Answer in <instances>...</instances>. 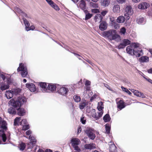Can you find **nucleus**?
<instances>
[{"label":"nucleus","mask_w":152,"mask_h":152,"mask_svg":"<svg viewBox=\"0 0 152 152\" xmlns=\"http://www.w3.org/2000/svg\"><path fill=\"white\" fill-rule=\"evenodd\" d=\"M26 102V98L23 96H19L17 99H11L9 102V104L14 107H20L22 105L25 104Z\"/></svg>","instance_id":"1"},{"label":"nucleus","mask_w":152,"mask_h":152,"mask_svg":"<svg viewBox=\"0 0 152 152\" xmlns=\"http://www.w3.org/2000/svg\"><path fill=\"white\" fill-rule=\"evenodd\" d=\"M103 36L107 37L110 40H117L120 39L119 35L116 34L115 30L110 29L107 31H105L102 34Z\"/></svg>","instance_id":"2"},{"label":"nucleus","mask_w":152,"mask_h":152,"mask_svg":"<svg viewBox=\"0 0 152 152\" xmlns=\"http://www.w3.org/2000/svg\"><path fill=\"white\" fill-rule=\"evenodd\" d=\"M17 72H20L21 75L23 77H25L28 75V71L26 65L22 63L19 64V67L17 69Z\"/></svg>","instance_id":"3"},{"label":"nucleus","mask_w":152,"mask_h":152,"mask_svg":"<svg viewBox=\"0 0 152 152\" xmlns=\"http://www.w3.org/2000/svg\"><path fill=\"white\" fill-rule=\"evenodd\" d=\"M134 11L132 6L130 5H127L125 9V12L124 14L125 19L127 20H129L130 16L133 14Z\"/></svg>","instance_id":"4"},{"label":"nucleus","mask_w":152,"mask_h":152,"mask_svg":"<svg viewBox=\"0 0 152 152\" xmlns=\"http://www.w3.org/2000/svg\"><path fill=\"white\" fill-rule=\"evenodd\" d=\"M140 45L138 43H132L130 45L126 47V51L127 53L130 55H132L134 49H136L139 47Z\"/></svg>","instance_id":"5"},{"label":"nucleus","mask_w":152,"mask_h":152,"mask_svg":"<svg viewBox=\"0 0 152 152\" xmlns=\"http://www.w3.org/2000/svg\"><path fill=\"white\" fill-rule=\"evenodd\" d=\"M85 132L89 137L91 140H94L96 137L95 131L94 130L87 128L85 130Z\"/></svg>","instance_id":"6"},{"label":"nucleus","mask_w":152,"mask_h":152,"mask_svg":"<svg viewBox=\"0 0 152 152\" xmlns=\"http://www.w3.org/2000/svg\"><path fill=\"white\" fill-rule=\"evenodd\" d=\"M58 93L62 96H66V88L64 86L58 85L57 89Z\"/></svg>","instance_id":"7"},{"label":"nucleus","mask_w":152,"mask_h":152,"mask_svg":"<svg viewBox=\"0 0 152 152\" xmlns=\"http://www.w3.org/2000/svg\"><path fill=\"white\" fill-rule=\"evenodd\" d=\"M72 145L75 150H79L80 148L78 146L80 143V141L79 139L77 138L72 139L71 140Z\"/></svg>","instance_id":"8"},{"label":"nucleus","mask_w":152,"mask_h":152,"mask_svg":"<svg viewBox=\"0 0 152 152\" xmlns=\"http://www.w3.org/2000/svg\"><path fill=\"white\" fill-rule=\"evenodd\" d=\"M20 117H17L15 119L14 121V125L15 126L20 125L23 126L27 124V121L26 119L22 120L19 123L20 121Z\"/></svg>","instance_id":"9"},{"label":"nucleus","mask_w":152,"mask_h":152,"mask_svg":"<svg viewBox=\"0 0 152 152\" xmlns=\"http://www.w3.org/2000/svg\"><path fill=\"white\" fill-rule=\"evenodd\" d=\"M48 83L41 82L39 83V85L40 86L41 90L43 92H48L47 89Z\"/></svg>","instance_id":"10"},{"label":"nucleus","mask_w":152,"mask_h":152,"mask_svg":"<svg viewBox=\"0 0 152 152\" xmlns=\"http://www.w3.org/2000/svg\"><path fill=\"white\" fill-rule=\"evenodd\" d=\"M131 41L128 39H124L122 41V42L118 46V48L119 49L123 48L129 44Z\"/></svg>","instance_id":"11"},{"label":"nucleus","mask_w":152,"mask_h":152,"mask_svg":"<svg viewBox=\"0 0 152 152\" xmlns=\"http://www.w3.org/2000/svg\"><path fill=\"white\" fill-rule=\"evenodd\" d=\"M58 85V84H56L48 83L47 87L48 91H50L52 92L55 91L56 88L57 89Z\"/></svg>","instance_id":"12"},{"label":"nucleus","mask_w":152,"mask_h":152,"mask_svg":"<svg viewBox=\"0 0 152 152\" xmlns=\"http://www.w3.org/2000/svg\"><path fill=\"white\" fill-rule=\"evenodd\" d=\"M130 91L133 92L135 95L137 96L141 97L142 98H145V95L142 93L139 92L137 90H134L133 89H129Z\"/></svg>","instance_id":"13"},{"label":"nucleus","mask_w":152,"mask_h":152,"mask_svg":"<svg viewBox=\"0 0 152 152\" xmlns=\"http://www.w3.org/2000/svg\"><path fill=\"white\" fill-rule=\"evenodd\" d=\"M9 87V84L8 82H2L0 83V89L2 91L8 89Z\"/></svg>","instance_id":"14"},{"label":"nucleus","mask_w":152,"mask_h":152,"mask_svg":"<svg viewBox=\"0 0 152 152\" xmlns=\"http://www.w3.org/2000/svg\"><path fill=\"white\" fill-rule=\"evenodd\" d=\"M135 49L133 54L136 56L137 57H139L142 55L143 53L142 49L140 48Z\"/></svg>","instance_id":"15"},{"label":"nucleus","mask_w":152,"mask_h":152,"mask_svg":"<svg viewBox=\"0 0 152 152\" xmlns=\"http://www.w3.org/2000/svg\"><path fill=\"white\" fill-rule=\"evenodd\" d=\"M149 6V4L146 2L141 3L138 5V8L141 10L147 9Z\"/></svg>","instance_id":"16"},{"label":"nucleus","mask_w":152,"mask_h":152,"mask_svg":"<svg viewBox=\"0 0 152 152\" xmlns=\"http://www.w3.org/2000/svg\"><path fill=\"white\" fill-rule=\"evenodd\" d=\"M95 110H93V113L92 114H91V116L92 117V118L95 119V120H96L99 119L100 117L102 116L103 113L102 112H98V115H97L95 112Z\"/></svg>","instance_id":"17"},{"label":"nucleus","mask_w":152,"mask_h":152,"mask_svg":"<svg viewBox=\"0 0 152 152\" xmlns=\"http://www.w3.org/2000/svg\"><path fill=\"white\" fill-rule=\"evenodd\" d=\"M28 139L30 141L29 144H31L29 146V148H31L35 145L36 140L34 137L31 136H29Z\"/></svg>","instance_id":"18"},{"label":"nucleus","mask_w":152,"mask_h":152,"mask_svg":"<svg viewBox=\"0 0 152 152\" xmlns=\"http://www.w3.org/2000/svg\"><path fill=\"white\" fill-rule=\"evenodd\" d=\"M26 86L31 91L34 92L36 91L35 86L33 83H27L26 84Z\"/></svg>","instance_id":"19"},{"label":"nucleus","mask_w":152,"mask_h":152,"mask_svg":"<svg viewBox=\"0 0 152 152\" xmlns=\"http://www.w3.org/2000/svg\"><path fill=\"white\" fill-rule=\"evenodd\" d=\"M117 103V107L119 110H121L125 107L124 102L122 100H120Z\"/></svg>","instance_id":"20"},{"label":"nucleus","mask_w":152,"mask_h":152,"mask_svg":"<svg viewBox=\"0 0 152 152\" xmlns=\"http://www.w3.org/2000/svg\"><path fill=\"white\" fill-rule=\"evenodd\" d=\"M14 94V91H12L8 90L6 91L5 95L8 99H10L12 98Z\"/></svg>","instance_id":"21"},{"label":"nucleus","mask_w":152,"mask_h":152,"mask_svg":"<svg viewBox=\"0 0 152 152\" xmlns=\"http://www.w3.org/2000/svg\"><path fill=\"white\" fill-rule=\"evenodd\" d=\"M10 134L9 132H8L6 134L4 133L3 132L1 135V137L4 142H5L6 140L7 139L9 140L10 139Z\"/></svg>","instance_id":"22"},{"label":"nucleus","mask_w":152,"mask_h":152,"mask_svg":"<svg viewBox=\"0 0 152 152\" xmlns=\"http://www.w3.org/2000/svg\"><path fill=\"white\" fill-rule=\"evenodd\" d=\"M99 28L101 31L105 30L107 28V23L105 21L101 22L99 26Z\"/></svg>","instance_id":"23"},{"label":"nucleus","mask_w":152,"mask_h":152,"mask_svg":"<svg viewBox=\"0 0 152 152\" xmlns=\"http://www.w3.org/2000/svg\"><path fill=\"white\" fill-rule=\"evenodd\" d=\"M84 147L86 149L88 150H91L96 148L95 145L93 143L86 144Z\"/></svg>","instance_id":"24"},{"label":"nucleus","mask_w":152,"mask_h":152,"mask_svg":"<svg viewBox=\"0 0 152 152\" xmlns=\"http://www.w3.org/2000/svg\"><path fill=\"white\" fill-rule=\"evenodd\" d=\"M146 21L145 19L142 17L137 18L136 20L137 23L139 24H144Z\"/></svg>","instance_id":"25"},{"label":"nucleus","mask_w":152,"mask_h":152,"mask_svg":"<svg viewBox=\"0 0 152 152\" xmlns=\"http://www.w3.org/2000/svg\"><path fill=\"white\" fill-rule=\"evenodd\" d=\"M1 125L0 128L4 130H6L7 129V124L6 121L3 120L1 118V121L0 123Z\"/></svg>","instance_id":"26"},{"label":"nucleus","mask_w":152,"mask_h":152,"mask_svg":"<svg viewBox=\"0 0 152 152\" xmlns=\"http://www.w3.org/2000/svg\"><path fill=\"white\" fill-rule=\"evenodd\" d=\"M110 143H111L109 144L110 145V152H116V147L115 145L114 144H112L111 142H110Z\"/></svg>","instance_id":"27"},{"label":"nucleus","mask_w":152,"mask_h":152,"mask_svg":"<svg viewBox=\"0 0 152 152\" xmlns=\"http://www.w3.org/2000/svg\"><path fill=\"white\" fill-rule=\"evenodd\" d=\"M80 7L82 10H85L86 9V3L83 0H81L79 3L78 5Z\"/></svg>","instance_id":"28"},{"label":"nucleus","mask_w":152,"mask_h":152,"mask_svg":"<svg viewBox=\"0 0 152 152\" xmlns=\"http://www.w3.org/2000/svg\"><path fill=\"white\" fill-rule=\"evenodd\" d=\"M103 19L102 17L100 14H96L94 17V20L96 22H101Z\"/></svg>","instance_id":"29"},{"label":"nucleus","mask_w":152,"mask_h":152,"mask_svg":"<svg viewBox=\"0 0 152 152\" xmlns=\"http://www.w3.org/2000/svg\"><path fill=\"white\" fill-rule=\"evenodd\" d=\"M26 113V111L24 109L22 108H18L17 110L18 114L20 116L24 115Z\"/></svg>","instance_id":"30"},{"label":"nucleus","mask_w":152,"mask_h":152,"mask_svg":"<svg viewBox=\"0 0 152 152\" xmlns=\"http://www.w3.org/2000/svg\"><path fill=\"white\" fill-rule=\"evenodd\" d=\"M120 6L118 5H115L113 7V11L115 13H118L120 11Z\"/></svg>","instance_id":"31"},{"label":"nucleus","mask_w":152,"mask_h":152,"mask_svg":"<svg viewBox=\"0 0 152 152\" xmlns=\"http://www.w3.org/2000/svg\"><path fill=\"white\" fill-rule=\"evenodd\" d=\"M110 1L109 0H101V5L103 7L108 6L110 4Z\"/></svg>","instance_id":"32"},{"label":"nucleus","mask_w":152,"mask_h":152,"mask_svg":"<svg viewBox=\"0 0 152 152\" xmlns=\"http://www.w3.org/2000/svg\"><path fill=\"white\" fill-rule=\"evenodd\" d=\"M84 12L86 14V16L85 18V20H87L93 16L91 14L89 13L88 10H84Z\"/></svg>","instance_id":"33"},{"label":"nucleus","mask_w":152,"mask_h":152,"mask_svg":"<svg viewBox=\"0 0 152 152\" xmlns=\"http://www.w3.org/2000/svg\"><path fill=\"white\" fill-rule=\"evenodd\" d=\"M97 109L99 111V112H102L103 113L102 109L103 108V104L102 102H100L98 103V105L97 107Z\"/></svg>","instance_id":"34"},{"label":"nucleus","mask_w":152,"mask_h":152,"mask_svg":"<svg viewBox=\"0 0 152 152\" xmlns=\"http://www.w3.org/2000/svg\"><path fill=\"white\" fill-rule=\"evenodd\" d=\"M148 57L145 56L141 57L139 59L140 62H147L148 61Z\"/></svg>","instance_id":"35"},{"label":"nucleus","mask_w":152,"mask_h":152,"mask_svg":"<svg viewBox=\"0 0 152 152\" xmlns=\"http://www.w3.org/2000/svg\"><path fill=\"white\" fill-rule=\"evenodd\" d=\"M15 9L16 11L19 13L20 14V15L22 16H25L26 17H27V15L23 12L21 10L20 8L16 7H15Z\"/></svg>","instance_id":"36"},{"label":"nucleus","mask_w":152,"mask_h":152,"mask_svg":"<svg viewBox=\"0 0 152 152\" xmlns=\"http://www.w3.org/2000/svg\"><path fill=\"white\" fill-rule=\"evenodd\" d=\"M111 26L113 27L115 29H118L120 28L119 24H118L115 21L113 20L111 21Z\"/></svg>","instance_id":"37"},{"label":"nucleus","mask_w":152,"mask_h":152,"mask_svg":"<svg viewBox=\"0 0 152 152\" xmlns=\"http://www.w3.org/2000/svg\"><path fill=\"white\" fill-rule=\"evenodd\" d=\"M125 17L123 16H121L119 17L117 19V22L119 23H123L125 21Z\"/></svg>","instance_id":"38"},{"label":"nucleus","mask_w":152,"mask_h":152,"mask_svg":"<svg viewBox=\"0 0 152 152\" xmlns=\"http://www.w3.org/2000/svg\"><path fill=\"white\" fill-rule=\"evenodd\" d=\"M8 113L10 114H15L16 113V111L15 109L12 107H10L8 110Z\"/></svg>","instance_id":"39"},{"label":"nucleus","mask_w":152,"mask_h":152,"mask_svg":"<svg viewBox=\"0 0 152 152\" xmlns=\"http://www.w3.org/2000/svg\"><path fill=\"white\" fill-rule=\"evenodd\" d=\"M104 121L105 122L109 121L110 120V118L108 114H106L104 117L103 118Z\"/></svg>","instance_id":"40"},{"label":"nucleus","mask_w":152,"mask_h":152,"mask_svg":"<svg viewBox=\"0 0 152 152\" xmlns=\"http://www.w3.org/2000/svg\"><path fill=\"white\" fill-rule=\"evenodd\" d=\"M86 103L85 101H82L79 104V107L81 110L83 109L86 105Z\"/></svg>","instance_id":"41"},{"label":"nucleus","mask_w":152,"mask_h":152,"mask_svg":"<svg viewBox=\"0 0 152 152\" xmlns=\"http://www.w3.org/2000/svg\"><path fill=\"white\" fill-rule=\"evenodd\" d=\"M26 147V145L25 143L22 142L20 143L19 146V148L20 150L23 151Z\"/></svg>","instance_id":"42"},{"label":"nucleus","mask_w":152,"mask_h":152,"mask_svg":"<svg viewBox=\"0 0 152 152\" xmlns=\"http://www.w3.org/2000/svg\"><path fill=\"white\" fill-rule=\"evenodd\" d=\"M23 20L24 23L26 26L25 28L26 30V28L27 27H28L30 26V24L28 21L24 18H23Z\"/></svg>","instance_id":"43"},{"label":"nucleus","mask_w":152,"mask_h":152,"mask_svg":"<svg viewBox=\"0 0 152 152\" xmlns=\"http://www.w3.org/2000/svg\"><path fill=\"white\" fill-rule=\"evenodd\" d=\"M89 6L91 7L94 8H98V5L97 4L92 2H90L89 3Z\"/></svg>","instance_id":"44"},{"label":"nucleus","mask_w":152,"mask_h":152,"mask_svg":"<svg viewBox=\"0 0 152 152\" xmlns=\"http://www.w3.org/2000/svg\"><path fill=\"white\" fill-rule=\"evenodd\" d=\"M105 129L106 132L107 134H109L110 133V125L108 124H107L105 125Z\"/></svg>","instance_id":"45"},{"label":"nucleus","mask_w":152,"mask_h":152,"mask_svg":"<svg viewBox=\"0 0 152 152\" xmlns=\"http://www.w3.org/2000/svg\"><path fill=\"white\" fill-rule=\"evenodd\" d=\"M73 99L76 102H78L80 101L81 98L80 96L77 95H75L73 96Z\"/></svg>","instance_id":"46"},{"label":"nucleus","mask_w":152,"mask_h":152,"mask_svg":"<svg viewBox=\"0 0 152 152\" xmlns=\"http://www.w3.org/2000/svg\"><path fill=\"white\" fill-rule=\"evenodd\" d=\"M126 32V29L124 27H123L120 29V32L121 35H125Z\"/></svg>","instance_id":"47"},{"label":"nucleus","mask_w":152,"mask_h":152,"mask_svg":"<svg viewBox=\"0 0 152 152\" xmlns=\"http://www.w3.org/2000/svg\"><path fill=\"white\" fill-rule=\"evenodd\" d=\"M121 88L123 91L125 92L129 95H130L131 94V92L127 89L124 88L123 86H121Z\"/></svg>","instance_id":"48"},{"label":"nucleus","mask_w":152,"mask_h":152,"mask_svg":"<svg viewBox=\"0 0 152 152\" xmlns=\"http://www.w3.org/2000/svg\"><path fill=\"white\" fill-rule=\"evenodd\" d=\"M80 121L83 124H85L86 122V118L83 116L81 118Z\"/></svg>","instance_id":"49"},{"label":"nucleus","mask_w":152,"mask_h":152,"mask_svg":"<svg viewBox=\"0 0 152 152\" xmlns=\"http://www.w3.org/2000/svg\"><path fill=\"white\" fill-rule=\"evenodd\" d=\"M35 28V26L33 25H32L26 28V31H29L30 30H33Z\"/></svg>","instance_id":"50"},{"label":"nucleus","mask_w":152,"mask_h":152,"mask_svg":"<svg viewBox=\"0 0 152 152\" xmlns=\"http://www.w3.org/2000/svg\"><path fill=\"white\" fill-rule=\"evenodd\" d=\"M29 128V125L26 124V125H23L22 127V129L24 130H26L28 129Z\"/></svg>","instance_id":"51"},{"label":"nucleus","mask_w":152,"mask_h":152,"mask_svg":"<svg viewBox=\"0 0 152 152\" xmlns=\"http://www.w3.org/2000/svg\"><path fill=\"white\" fill-rule=\"evenodd\" d=\"M91 11L92 13H96L100 12L99 10L97 9H92L91 10Z\"/></svg>","instance_id":"52"},{"label":"nucleus","mask_w":152,"mask_h":152,"mask_svg":"<svg viewBox=\"0 0 152 152\" xmlns=\"http://www.w3.org/2000/svg\"><path fill=\"white\" fill-rule=\"evenodd\" d=\"M52 7L56 10H59V8L58 6L54 3L53 5H52Z\"/></svg>","instance_id":"53"},{"label":"nucleus","mask_w":152,"mask_h":152,"mask_svg":"<svg viewBox=\"0 0 152 152\" xmlns=\"http://www.w3.org/2000/svg\"><path fill=\"white\" fill-rule=\"evenodd\" d=\"M14 94L17 95L20 92V90L19 89H16L14 90L13 91Z\"/></svg>","instance_id":"54"},{"label":"nucleus","mask_w":152,"mask_h":152,"mask_svg":"<svg viewBox=\"0 0 152 152\" xmlns=\"http://www.w3.org/2000/svg\"><path fill=\"white\" fill-rule=\"evenodd\" d=\"M48 2V3L51 6H52V5H53V4H54V2L51 0H46Z\"/></svg>","instance_id":"55"},{"label":"nucleus","mask_w":152,"mask_h":152,"mask_svg":"<svg viewBox=\"0 0 152 152\" xmlns=\"http://www.w3.org/2000/svg\"><path fill=\"white\" fill-rule=\"evenodd\" d=\"M117 1L119 4H123L126 2V0H116Z\"/></svg>","instance_id":"56"},{"label":"nucleus","mask_w":152,"mask_h":152,"mask_svg":"<svg viewBox=\"0 0 152 152\" xmlns=\"http://www.w3.org/2000/svg\"><path fill=\"white\" fill-rule=\"evenodd\" d=\"M107 12H108L107 10H104V11H102L101 12V14L103 16H104L107 13Z\"/></svg>","instance_id":"57"},{"label":"nucleus","mask_w":152,"mask_h":152,"mask_svg":"<svg viewBox=\"0 0 152 152\" xmlns=\"http://www.w3.org/2000/svg\"><path fill=\"white\" fill-rule=\"evenodd\" d=\"M91 82L88 80H86L85 83L86 86H89L90 85Z\"/></svg>","instance_id":"58"},{"label":"nucleus","mask_w":152,"mask_h":152,"mask_svg":"<svg viewBox=\"0 0 152 152\" xmlns=\"http://www.w3.org/2000/svg\"><path fill=\"white\" fill-rule=\"evenodd\" d=\"M104 85L110 91H112L110 87L108 84H104Z\"/></svg>","instance_id":"59"},{"label":"nucleus","mask_w":152,"mask_h":152,"mask_svg":"<svg viewBox=\"0 0 152 152\" xmlns=\"http://www.w3.org/2000/svg\"><path fill=\"white\" fill-rule=\"evenodd\" d=\"M97 96V95L96 94L94 95L91 98L90 100V101L91 102Z\"/></svg>","instance_id":"60"},{"label":"nucleus","mask_w":152,"mask_h":152,"mask_svg":"<svg viewBox=\"0 0 152 152\" xmlns=\"http://www.w3.org/2000/svg\"><path fill=\"white\" fill-rule=\"evenodd\" d=\"M74 54L75 56L79 59L80 60L81 59L80 57V56L78 54H77L76 53H73Z\"/></svg>","instance_id":"61"},{"label":"nucleus","mask_w":152,"mask_h":152,"mask_svg":"<svg viewBox=\"0 0 152 152\" xmlns=\"http://www.w3.org/2000/svg\"><path fill=\"white\" fill-rule=\"evenodd\" d=\"M31 133V131L30 130H28L26 132V134L27 135H29Z\"/></svg>","instance_id":"62"},{"label":"nucleus","mask_w":152,"mask_h":152,"mask_svg":"<svg viewBox=\"0 0 152 152\" xmlns=\"http://www.w3.org/2000/svg\"><path fill=\"white\" fill-rule=\"evenodd\" d=\"M90 87L89 86H86L85 88V89L86 91H88L90 90Z\"/></svg>","instance_id":"63"},{"label":"nucleus","mask_w":152,"mask_h":152,"mask_svg":"<svg viewBox=\"0 0 152 152\" xmlns=\"http://www.w3.org/2000/svg\"><path fill=\"white\" fill-rule=\"evenodd\" d=\"M141 0H132V2L136 3L140 2Z\"/></svg>","instance_id":"64"}]
</instances>
